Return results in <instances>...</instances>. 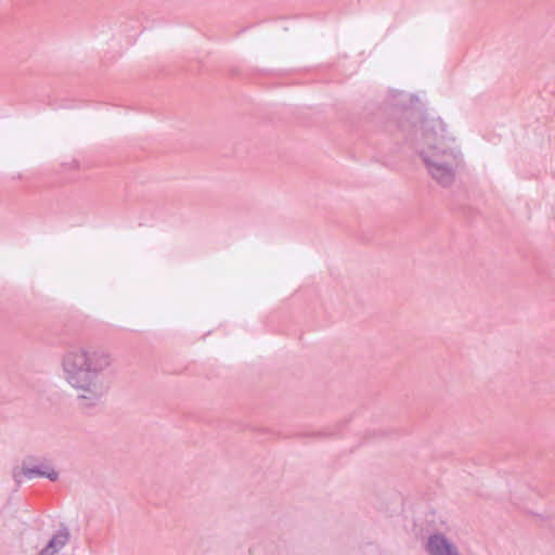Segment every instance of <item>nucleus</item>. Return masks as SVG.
Returning <instances> with one entry per match:
<instances>
[{
    "label": "nucleus",
    "instance_id": "obj_1",
    "mask_svg": "<svg viewBox=\"0 0 555 555\" xmlns=\"http://www.w3.org/2000/svg\"><path fill=\"white\" fill-rule=\"evenodd\" d=\"M113 364L112 354L99 347L70 346L61 359L64 379L77 392L81 409L96 406L108 391L106 372Z\"/></svg>",
    "mask_w": 555,
    "mask_h": 555
},
{
    "label": "nucleus",
    "instance_id": "obj_2",
    "mask_svg": "<svg viewBox=\"0 0 555 555\" xmlns=\"http://www.w3.org/2000/svg\"><path fill=\"white\" fill-rule=\"evenodd\" d=\"M415 149L430 178L442 188H450L456 178L463 158L450 143L454 139L447 133L440 118L425 117L420 127L413 125Z\"/></svg>",
    "mask_w": 555,
    "mask_h": 555
},
{
    "label": "nucleus",
    "instance_id": "obj_3",
    "mask_svg": "<svg viewBox=\"0 0 555 555\" xmlns=\"http://www.w3.org/2000/svg\"><path fill=\"white\" fill-rule=\"evenodd\" d=\"M12 476L17 485L22 483L23 477L28 479L34 477H47L51 481H56L59 479V472H56L50 464L44 462L33 467L23 463L21 468L15 467L13 469Z\"/></svg>",
    "mask_w": 555,
    "mask_h": 555
},
{
    "label": "nucleus",
    "instance_id": "obj_4",
    "mask_svg": "<svg viewBox=\"0 0 555 555\" xmlns=\"http://www.w3.org/2000/svg\"><path fill=\"white\" fill-rule=\"evenodd\" d=\"M426 551L429 555H462L457 546L439 532L429 535Z\"/></svg>",
    "mask_w": 555,
    "mask_h": 555
},
{
    "label": "nucleus",
    "instance_id": "obj_5",
    "mask_svg": "<svg viewBox=\"0 0 555 555\" xmlns=\"http://www.w3.org/2000/svg\"><path fill=\"white\" fill-rule=\"evenodd\" d=\"M69 529L66 526L61 525L60 529L52 535L42 551L48 555H54L69 542Z\"/></svg>",
    "mask_w": 555,
    "mask_h": 555
},
{
    "label": "nucleus",
    "instance_id": "obj_6",
    "mask_svg": "<svg viewBox=\"0 0 555 555\" xmlns=\"http://www.w3.org/2000/svg\"><path fill=\"white\" fill-rule=\"evenodd\" d=\"M405 114H406L408 120H418V114L417 113H415L413 111H409Z\"/></svg>",
    "mask_w": 555,
    "mask_h": 555
},
{
    "label": "nucleus",
    "instance_id": "obj_7",
    "mask_svg": "<svg viewBox=\"0 0 555 555\" xmlns=\"http://www.w3.org/2000/svg\"><path fill=\"white\" fill-rule=\"evenodd\" d=\"M400 127L402 128L403 131H408L410 126L402 122Z\"/></svg>",
    "mask_w": 555,
    "mask_h": 555
},
{
    "label": "nucleus",
    "instance_id": "obj_8",
    "mask_svg": "<svg viewBox=\"0 0 555 555\" xmlns=\"http://www.w3.org/2000/svg\"><path fill=\"white\" fill-rule=\"evenodd\" d=\"M551 526L553 529H555V517L551 519Z\"/></svg>",
    "mask_w": 555,
    "mask_h": 555
},
{
    "label": "nucleus",
    "instance_id": "obj_9",
    "mask_svg": "<svg viewBox=\"0 0 555 555\" xmlns=\"http://www.w3.org/2000/svg\"><path fill=\"white\" fill-rule=\"evenodd\" d=\"M38 555H48V554L41 550Z\"/></svg>",
    "mask_w": 555,
    "mask_h": 555
}]
</instances>
